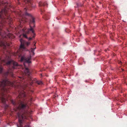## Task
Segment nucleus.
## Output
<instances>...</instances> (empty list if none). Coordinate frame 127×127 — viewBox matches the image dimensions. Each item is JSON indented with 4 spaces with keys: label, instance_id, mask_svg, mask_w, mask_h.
Here are the masks:
<instances>
[{
    "label": "nucleus",
    "instance_id": "1a4fd4ad",
    "mask_svg": "<svg viewBox=\"0 0 127 127\" xmlns=\"http://www.w3.org/2000/svg\"><path fill=\"white\" fill-rule=\"evenodd\" d=\"M43 18L45 20H48L49 18V17L48 15L45 14L43 16Z\"/></svg>",
    "mask_w": 127,
    "mask_h": 127
},
{
    "label": "nucleus",
    "instance_id": "f3484780",
    "mask_svg": "<svg viewBox=\"0 0 127 127\" xmlns=\"http://www.w3.org/2000/svg\"><path fill=\"white\" fill-rule=\"evenodd\" d=\"M32 39V38H30L29 39V40H31Z\"/></svg>",
    "mask_w": 127,
    "mask_h": 127
},
{
    "label": "nucleus",
    "instance_id": "6e6552de",
    "mask_svg": "<svg viewBox=\"0 0 127 127\" xmlns=\"http://www.w3.org/2000/svg\"><path fill=\"white\" fill-rule=\"evenodd\" d=\"M36 47L35 46V44H34V45L33 46V48H31L30 50V51H31L33 55H34V50L35 49H36Z\"/></svg>",
    "mask_w": 127,
    "mask_h": 127
},
{
    "label": "nucleus",
    "instance_id": "423d86ee",
    "mask_svg": "<svg viewBox=\"0 0 127 127\" xmlns=\"http://www.w3.org/2000/svg\"><path fill=\"white\" fill-rule=\"evenodd\" d=\"M25 72L26 74L28 75V77L29 78L30 77V75L31 73L29 69L28 68H25Z\"/></svg>",
    "mask_w": 127,
    "mask_h": 127
},
{
    "label": "nucleus",
    "instance_id": "ddd939ff",
    "mask_svg": "<svg viewBox=\"0 0 127 127\" xmlns=\"http://www.w3.org/2000/svg\"><path fill=\"white\" fill-rule=\"evenodd\" d=\"M24 78H21L20 77H19V80H20L21 81H22V80Z\"/></svg>",
    "mask_w": 127,
    "mask_h": 127
},
{
    "label": "nucleus",
    "instance_id": "39448f33",
    "mask_svg": "<svg viewBox=\"0 0 127 127\" xmlns=\"http://www.w3.org/2000/svg\"><path fill=\"white\" fill-rule=\"evenodd\" d=\"M31 58V56L28 57L27 58L22 57L21 58V61H24L25 62L27 63H30L31 62L30 60Z\"/></svg>",
    "mask_w": 127,
    "mask_h": 127
},
{
    "label": "nucleus",
    "instance_id": "9b49d317",
    "mask_svg": "<svg viewBox=\"0 0 127 127\" xmlns=\"http://www.w3.org/2000/svg\"><path fill=\"white\" fill-rule=\"evenodd\" d=\"M37 83L39 84H42V82L41 81H38L37 82Z\"/></svg>",
    "mask_w": 127,
    "mask_h": 127
},
{
    "label": "nucleus",
    "instance_id": "2eb2a0df",
    "mask_svg": "<svg viewBox=\"0 0 127 127\" xmlns=\"http://www.w3.org/2000/svg\"><path fill=\"white\" fill-rule=\"evenodd\" d=\"M11 34H9L8 35V36L10 38V35H11Z\"/></svg>",
    "mask_w": 127,
    "mask_h": 127
},
{
    "label": "nucleus",
    "instance_id": "9d476101",
    "mask_svg": "<svg viewBox=\"0 0 127 127\" xmlns=\"http://www.w3.org/2000/svg\"><path fill=\"white\" fill-rule=\"evenodd\" d=\"M25 3L27 2H28L29 4H31V0H22Z\"/></svg>",
    "mask_w": 127,
    "mask_h": 127
},
{
    "label": "nucleus",
    "instance_id": "6ab92c4d",
    "mask_svg": "<svg viewBox=\"0 0 127 127\" xmlns=\"http://www.w3.org/2000/svg\"><path fill=\"white\" fill-rule=\"evenodd\" d=\"M30 79H31V80H32V79H31V78H30Z\"/></svg>",
    "mask_w": 127,
    "mask_h": 127
},
{
    "label": "nucleus",
    "instance_id": "7ed1b4c3",
    "mask_svg": "<svg viewBox=\"0 0 127 127\" xmlns=\"http://www.w3.org/2000/svg\"><path fill=\"white\" fill-rule=\"evenodd\" d=\"M24 11V14L22 15L21 12L19 14L20 16V20L21 23H22V22H23L24 23L27 22L28 19H27V16L28 17L30 29H27L25 28L22 29V31L24 32L23 34V36L26 38H28L27 35L29 34L30 31H31L33 33H34V31L33 30V28L35 27V18L31 14L27 12L26 8H25Z\"/></svg>",
    "mask_w": 127,
    "mask_h": 127
},
{
    "label": "nucleus",
    "instance_id": "f257e3e1",
    "mask_svg": "<svg viewBox=\"0 0 127 127\" xmlns=\"http://www.w3.org/2000/svg\"><path fill=\"white\" fill-rule=\"evenodd\" d=\"M9 13H0V47H2L4 49H6V46L10 45L5 41V32L2 30V28L8 21V23L11 24L12 19L10 17ZM10 57L7 55L4 59L1 60L0 58V74H2L4 79L0 81V100L4 104H5L7 98L9 96L6 93L9 92L8 86H13L14 84L9 81L7 78L8 74L14 77L12 71L18 66L16 62L12 60H10Z\"/></svg>",
    "mask_w": 127,
    "mask_h": 127
},
{
    "label": "nucleus",
    "instance_id": "20e7f679",
    "mask_svg": "<svg viewBox=\"0 0 127 127\" xmlns=\"http://www.w3.org/2000/svg\"><path fill=\"white\" fill-rule=\"evenodd\" d=\"M20 41L21 43L20 48L21 49L25 50V45L28 46L30 44V42H26L22 38L20 39Z\"/></svg>",
    "mask_w": 127,
    "mask_h": 127
},
{
    "label": "nucleus",
    "instance_id": "4468645a",
    "mask_svg": "<svg viewBox=\"0 0 127 127\" xmlns=\"http://www.w3.org/2000/svg\"><path fill=\"white\" fill-rule=\"evenodd\" d=\"M77 6H82V5H79V4H78V3H77Z\"/></svg>",
    "mask_w": 127,
    "mask_h": 127
},
{
    "label": "nucleus",
    "instance_id": "f03ea898",
    "mask_svg": "<svg viewBox=\"0 0 127 127\" xmlns=\"http://www.w3.org/2000/svg\"><path fill=\"white\" fill-rule=\"evenodd\" d=\"M26 96L24 92L23 91L19 93L18 97V99L16 100H12L11 103L14 105L15 111H18L17 113V116L19 118L20 126L22 127L23 121L24 119L26 118L27 111L28 108L27 104L22 101L21 98Z\"/></svg>",
    "mask_w": 127,
    "mask_h": 127
},
{
    "label": "nucleus",
    "instance_id": "a211bd4d",
    "mask_svg": "<svg viewBox=\"0 0 127 127\" xmlns=\"http://www.w3.org/2000/svg\"><path fill=\"white\" fill-rule=\"evenodd\" d=\"M24 65L25 66V63H24Z\"/></svg>",
    "mask_w": 127,
    "mask_h": 127
},
{
    "label": "nucleus",
    "instance_id": "f8f14e48",
    "mask_svg": "<svg viewBox=\"0 0 127 127\" xmlns=\"http://www.w3.org/2000/svg\"><path fill=\"white\" fill-rule=\"evenodd\" d=\"M29 101H32V97H30L29 99Z\"/></svg>",
    "mask_w": 127,
    "mask_h": 127
},
{
    "label": "nucleus",
    "instance_id": "dca6fc26",
    "mask_svg": "<svg viewBox=\"0 0 127 127\" xmlns=\"http://www.w3.org/2000/svg\"><path fill=\"white\" fill-rule=\"evenodd\" d=\"M41 14H42L43 12V10L41 9Z\"/></svg>",
    "mask_w": 127,
    "mask_h": 127
},
{
    "label": "nucleus",
    "instance_id": "0eeeda50",
    "mask_svg": "<svg viewBox=\"0 0 127 127\" xmlns=\"http://www.w3.org/2000/svg\"><path fill=\"white\" fill-rule=\"evenodd\" d=\"M39 6H46L47 5V4L46 2H40L39 3Z\"/></svg>",
    "mask_w": 127,
    "mask_h": 127
},
{
    "label": "nucleus",
    "instance_id": "aec40b11",
    "mask_svg": "<svg viewBox=\"0 0 127 127\" xmlns=\"http://www.w3.org/2000/svg\"><path fill=\"white\" fill-rule=\"evenodd\" d=\"M31 6V7H32V6Z\"/></svg>",
    "mask_w": 127,
    "mask_h": 127
}]
</instances>
